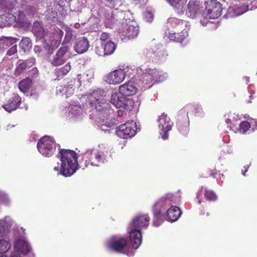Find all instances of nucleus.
I'll return each instance as SVG.
<instances>
[{"mask_svg": "<svg viewBox=\"0 0 257 257\" xmlns=\"http://www.w3.org/2000/svg\"><path fill=\"white\" fill-rule=\"evenodd\" d=\"M59 154L60 167H55L54 170L58 175L66 177L71 176L76 171L78 166L76 153L71 150L61 149Z\"/></svg>", "mask_w": 257, "mask_h": 257, "instance_id": "f257e3e1", "label": "nucleus"}, {"mask_svg": "<svg viewBox=\"0 0 257 257\" xmlns=\"http://www.w3.org/2000/svg\"><path fill=\"white\" fill-rule=\"evenodd\" d=\"M88 99L91 107L97 111H103L109 107V104L107 102L106 93L102 89L93 91L88 96Z\"/></svg>", "mask_w": 257, "mask_h": 257, "instance_id": "f03ea898", "label": "nucleus"}, {"mask_svg": "<svg viewBox=\"0 0 257 257\" xmlns=\"http://www.w3.org/2000/svg\"><path fill=\"white\" fill-rule=\"evenodd\" d=\"M86 155L91 165L99 166L107 162L109 152L105 148L98 147L88 151Z\"/></svg>", "mask_w": 257, "mask_h": 257, "instance_id": "7ed1b4c3", "label": "nucleus"}, {"mask_svg": "<svg viewBox=\"0 0 257 257\" xmlns=\"http://www.w3.org/2000/svg\"><path fill=\"white\" fill-rule=\"evenodd\" d=\"M174 196L172 194H167L161 197L154 205V219L153 224L155 226H158L163 222L162 216L161 214V210L167 206L173 203Z\"/></svg>", "mask_w": 257, "mask_h": 257, "instance_id": "20e7f679", "label": "nucleus"}, {"mask_svg": "<svg viewBox=\"0 0 257 257\" xmlns=\"http://www.w3.org/2000/svg\"><path fill=\"white\" fill-rule=\"evenodd\" d=\"M57 145L54 140L46 136L41 138L37 142V147L39 152L44 157H50L56 151Z\"/></svg>", "mask_w": 257, "mask_h": 257, "instance_id": "39448f33", "label": "nucleus"}, {"mask_svg": "<svg viewBox=\"0 0 257 257\" xmlns=\"http://www.w3.org/2000/svg\"><path fill=\"white\" fill-rule=\"evenodd\" d=\"M142 242H108L106 246L110 251L123 252L136 249Z\"/></svg>", "mask_w": 257, "mask_h": 257, "instance_id": "423d86ee", "label": "nucleus"}, {"mask_svg": "<svg viewBox=\"0 0 257 257\" xmlns=\"http://www.w3.org/2000/svg\"><path fill=\"white\" fill-rule=\"evenodd\" d=\"M116 134L120 138L128 139L134 137L137 132V125L134 121H127L116 127Z\"/></svg>", "mask_w": 257, "mask_h": 257, "instance_id": "0eeeda50", "label": "nucleus"}, {"mask_svg": "<svg viewBox=\"0 0 257 257\" xmlns=\"http://www.w3.org/2000/svg\"><path fill=\"white\" fill-rule=\"evenodd\" d=\"M69 58V47L67 45L62 44L56 53L50 58V62L55 66H59L65 63Z\"/></svg>", "mask_w": 257, "mask_h": 257, "instance_id": "6e6552de", "label": "nucleus"}, {"mask_svg": "<svg viewBox=\"0 0 257 257\" xmlns=\"http://www.w3.org/2000/svg\"><path fill=\"white\" fill-rule=\"evenodd\" d=\"M206 10L208 17L211 19L218 18L222 15V5L217 0L205 2Z\"/></svg>", "mask_w": 257, "mask_h": 257, "instance_id": "1a4fd4ad", "label": "nucleus"}, {"mask_svg": "<svg viewBox=\"0 0 257 257\" xmlns=\"http://www.w3.org/2000/svg\"><path fill=\"white\" fill-rule=\"evenodd\" d=\"M157 121L159 123V128L161 131L160 134H163L162 138L165 140L168 138V132L172 129L173 122L171 120L170 117L167 116V114L164 112L159 116Z\"/></svg>", "mask_w": 257, "mask_h": 257, "instance_id": "9d476101", "label": "nucleus"}, {"mask_svg": "<svg viewBox=\"0 0 257 257\" xmlns=\"http://www.w3.org/2000/svg\"><path fill=\"white\" fill-rule=\"evenodd\" d=\"M167 27L169 33L176 32L187 29L189 27L188 22L176 18H170L168 19Z\"/></svg>", "mask_w": 257, "mask_h": 257, "instance_id": "9b49d317", "label": "nucleus"}, {"mask_svg": "<svg viewBox=\"0 0 257 257\" xmlns=\"http://www.w3.org/2000/svg\"><path fill=\"white\" fill-rule=\"evenodd\" d=\"M125 72L124 70L119 69L110 72L106 76V82L109 84L120 83L124 79Z\"/></svg>", "mask_w": 257, "mask_h": 257, "instance_id": "f8f14e48", "label": "nucleus"}, {"mask_svg": "<svg viewBox=\"0 0 257 257\" xmlns=\"http://www.w3.org/2000/svg\"><path fill=\"white\" fill-rule=\"evenodd\" d=\"M150 218L148 214H141L136 216L133 219L131 224L134 228H146L150 224Z\"/></svg>", "mask_w": 257, "mask_h": 257, "instance_id": "ddd939ff", "label": "nucleus"}, {"mask_svg": "<svg viewBox=\"0 0 257 257\" xmlns=\"http://www.w3.org/2000/svg\"><path fill=\"white\" fill-rule=\"evenodd\" d=\"M21 103V98L17 94H13L2 107L8 112L16 110Z\"/></svg>", "mask_w": 257, "mask_h": 257, "instance_id": "4468645a", "label": "nucleus"}, {"mask_svg": "<svg viewBox=\"0 0 257 257\" xmlns=\"http://www.w3.org/2000/svg\"><path fill=\"white\" fill-rule=\"evenodd\" d=\"M35 63V59L34 58H30L26 60L23 61L19 60L18 61V66L15 69L14 74L16 76H19L27 68L32 67Z\"/></svg>", "mask_w": 257, "mask_h": 257, "instance_id": "2eb2a0df", "label": "nucleus"}, {"mask_svg": "<svg viewBox=\"0 0 257 257\" xmlns=\"http://www.w3.org/2000/svg\"><path fill=\"white\" fill-rule=\"evenodd\" d=\"M176 126L179 132L183 135H186L189 132V119L188 117H185L178 113Z\"/></svg>", "mask_w": 257, "mask_h": 257, "instance_id": "dca6fc26", "label": "nucleus"}, {"mask_svg": "<svg viewBox=\"0 0 257 257\" xmlns=\"http://www.w3.org/2000/svg\"><path fill=\"white\" fill-rule=\"evenodd\" d=\"M190 28H187V29L180 30V31H176V32L169 33L168 37L169 39L173 41L182 43L185 41L188 37V31Z\"/></svg>", "mask_w": 257, "mask_h": 257, "instance_id": "f3484780", "label": "nucleus"}, {"mask_svg": "<svg viewBox=\"0 0 257 257\" xmlns=\"http://www.w3.org/2000/svg\"><path fill=\"white\" fill-rule=\"evenodd\" d=\"M119 93L123 96H130L134 94L137 91L134 82L128 81L119 87Z\"/></svg>", "mask_w": 257, "mask_h": 257, "instance_id": "a211bd4d", "label": "nucleus"}, {"mask_svg": "<svg viewBox=\"0 0 257 257\" xmlns=\"http://www.w3.org/2000/svg\"><path fill=\"white\" fill-rule=\"evenodd\" d=\"M89 46V42L87 39L85 37H81L76 40L74 49L78 53L82 54L88 50Z\"/></svg>", "mask_w": 257, "mask_h": 257, "instance_id": "6ab92c4d", "label": "nucleus"}, {"mask_svg": "<svg viewBox=\"0 0 257 257\" xmlns=\"http://www.w3.org/2000/svg\"><path fill=\"white\" fill-rule=\"evenodd\" d=\"M14 247L22 254H28L30 257H34V254L31 252L32 248L28 242H15Z\"/></svg>", "mask_w": 257, "mask_h": 257, "instance_id": "aec40b11", "label": "nucleus"}, {"mask_svg": "<svg viewBox=\"0 0 257 257\" xmlns=\"http://www.w3.org/2000/svg\"><path fill=\"white\" fill-rule=\"evenodd\" d=\"M187 7V14L191 18H196L200 12L201 8L198 2L190 1L188 3Z\"/></svg>", "mask_w": 257, "mask_h": 257, "instance_id": "412c9836", "label": "nucleus"}, {"mask_svg": "<svg viewBox=\"0 0 257 257\" xmlns=\"http://www.w3.org/2000/svg\"><path fill=\"white\" fill-rule=\"evenodd\" d=\"M182 214V211L177 206H171L167 211V215L168 219L171 222L176 221Z\"/></svg>", "mask_w": 257, "mask_h": 257, "instance_id": "4be33fe9", "label": "nucleus"}, {"mask_svg": "<svg viewBox=\"0 0 257 257\" xmlns=\"http://www.w3.org/2000/svg\"><path fill=\"white\" fill-rule=\"evenodd\" d=\"M32 31L37 39L41 40L46 36V32L39 22H35L34 23Z\"/></svg>", "mask_w": 257, "mask_h": 257, "instance_id": "5701e85b", "label": "nucleus"}, {"mask_svg": "<svg viewBox=\"0 0 257 257\" xmlns=\"http://www.w3.org/2000/svg\"><path fill=\"white\" fill-rule=\"evenodd\" d=\"M198 109L199 107H197L196 106L192 104H188L181 109L178 111V113L180 114V115H182L185 117H188V114H190V115H196L198 112Z\"/></svg>", "mask_w": 257, "mask_h": 257, "instance_id": "b1692460", "label": "nucleus"}, {"mask_svg": "<svg viewBox=\"0 0 257 257\" xmlns=\"http://www.w3.org/2000/svg\"><path fill=\"white\" fill-rule=\"evenodd\" d=\"M71 68V67L70 63H68L61 68L55 69L54 75L56 76V79L59 80L62 78L70 71Z\"/></svg>", "mask_w": 257, "mask_h": 257, "instance_id": "393cba45", "label": "nucleus"}, {"mask_svg": "<svg viewBox=\"0 0 257 257\" xmlns=\"http://www.w3.org/2000/svg\"><path fill=\"white\" fill-rule=\"evenodd\" d=\"M124 97L123 95H120L119 93L117 92H113L111 94L110 102L116 108H121L122 106Z\"/></svg>", "mask_w": 257, "mask_h": 257, "instance_id": "a878e982", "label": "nucleus"}, {"mask_svg": "<svg viewBox=\"0 0 257 257\" xmlns=\"http://www.w3.org/2000/svg\"><path fill=\"white\" fill-rule=\"evenodd\" d=\"M13 233L14 241H26L25 229L22 227L14 228Z\"/></svg>", "mask_w": 257, "mask_h": 257, "instance_id": "bb28decb", "label": "nucleus"}, {"mask_svg": "<svg viewBox=\"0 0 257 257\" xmlns=\"http://www.w3.org/2000/svg\"><path fill=\"white\" fill-rule=\"evenodd\" d=\"M32 84V79L28 77L19 82L18 87L21 91L23 93H27L29 91Z\"/></svg>", "mask_w": 257, "mask_h": 257, "instance_id": "cd10ccee", "label": "nucleus"}, {"mask_svg": "<svg viewBox=\"0 0 257 257\" xmlns=\"http://www.w3.org/2000/svg\"><path fill=\"white\" fill-rule=\"evenodd\" d=\"M170 4L177 10H180L181 13H183L185 9L184 6L186 4L187 0H167Z\"/></svg>", "mask_w": 257, "mask_h": 257, "instance_id": "c85d7f7f", "label": "nucleus"}, {"mask_svg": "<svg viewBox=\"0 0 257 257\" xmlns=\"http://www.w3.org/2000/svg\"><path fill=\"white\" fill-rule=\"evenodd\" d=\"M10 226L5 220H0V237H7L9 234Z\"/></svg>", "mask_w": 257, "mask_h": 257, "instance_id": "c756f323", "label": "nucleus"}, {"mask_svg": "<svg viewBox=\"0 0 257 257\" xmlns=\"http://www.w3.org/2000/svg\"><path fill=\"white\" fill-rule=\"evenodd\" d=\"M116 47V44L111 41L107 42L103 45L104 55H108L112 54Z\"/></svg>", "mask_w": 257, "mask_h": 257, "instance_id": "7c9ffc66", "label": "nucleus"}, {"mask_svg": "<svg viewBox=\"0 0 257 257\" xmlns=\"http://www.w3.org/2000/svg\"><path fill=\"white\" fill-rule=\"evenodd\" d=\"M130 241H142V232L138 229L135 228L130 232Z\"/></svg>", "mask_w": 257, "mask_h": 257, "instance_id": "2f4dec72", "label": "nucleus"}, {"mask_svg": "<svg viewBox=\"0 0 257 257\" xmlns=\"http://www.w3.org/2000/svg\"><path fill=\"white\" fill-rule=\"evenodd\" d=\"M20 47L24 52L29 51L32 47V42L30 38H24L20 43Z\"/></svg>", "mask_w": 257, "mask_h": 257, "instance_id": "473e14b6", "label": "nucleus"}, {"mask_svg": "<svg viewBox=\"0 0 257 257\" xmlns=\"http://www.w3.org/2000/svg\"><path fill=\"white\" fill-rule=\"evenodd\" d=\"M150 71V70H149ZM154 76L153 74L150 72H146L143 73L140 76V79L144 84H149L153 80Z\"/></svg>", "mask_w": 257, "mask_h": 257, "instance_id": "72a5a7b5", "label": "nucleus"}, {"mask_svg": "<svg viewBox=\"0 0 257 257\" xmlns=\"http://www.w3.org/2000/svg\"><path fill=\"white\" fill-rule=\"evenodd\" d=\"M15 42V39L13 38L4 37L0 39V45L3 48H4L5 46H12Z\"/></svg>", "mask_w": 257, "mask_h": 257, "instance_id": "f704fd0d", "label": "nucleus"}, {"mask_svg": "<svg viewBox=\"0 0 257 257\" xmlns=\"http://www.w3.org/2000/svg\"><path fill=\"white\" fill-rule=\"evenodd\" d=\"M134 101L133 99L128 98L124 97L123 101H122V106L121 107L123 108L131 111L134 108Z\"/></svg>", "mask_w": 257, "mask_h": 257, "instance_id": "c9c22d12", "label": "nucleus"}, {"mask_svg": "<svg viewBox=\"0 0 257 257\" xmlns=\"http://www.w3.org/2000/svg\"><path fill=\"white\" fill-rule=\"evenodd\" d=\"M127 30V33H126V36H127L129 39L136 38L139 34V29L137 27L129 26Z\"/></svg>", "mask_w": 257, "mask_h": 257, "instance_id": "e433bc0d", "label": "nucleus"}, {"mask_svg": "<svg viewBox=\"0 0 257 257\" xmlns=\"http://www.w3.org/2000/svg\"><path fill=\"white\" fill-rule=\"evenodd\" d=\"M250 123L247 121H241L239 123L238 131L240 133L244 134L246 132L250 127Z\"/></svg>", "mask_w": 257, "mask_h": 257, "instance_id": "4c0bfd02", "label": "nucleus"}, {"mask_svg": "<svg viewBox=\"0 0 257 257\" xmlns=\"http://www.w3.org/2000/svg\"><path fill=\"white\" fill-rule=\"evenodd\" d=\"M204 196L206 199L210 201H214L217 199V196L212 190L205 189Z\"/></svg>", "mask_w": 257, "mask_h": 257, "instance_id": "58836bf2", "label": "nucleus"}, {"mask_svg": "<svg viewBox=\"0 0 257 257\" xmlns=\"http://www.w3.org/2000/svg\"><path fill=\"white\" fill-rule=\"evenodd\" d=\"M10 242H0V253L7 252L11 247Z\"/></svg>", "mask_w": 257, "mask_h": 257, "instance_id": "ea45409f", "label": "nucleus"}, {"mask_svg": "<svg viewBox=\"0 0 257 257\" xmlns=\"http://www.w3.org/2000/svg\"><path fill=\"white\" fill-rule=\"evenodd\" d=\"M8 201L7 194L0 191V203L7 204Z\"/></svg>", "mask_w": 257, "mask_h": 257, "instance_id": "a19ab883", "label": "nucleus"}, {"mask_svg": "<svg viewBox=\"0 0 257 257\" xmlns=\"http://www.w3.org/2000/svg\"><path fill=\"white\" fill-rule=\"evenodd\" d=\"M17 52V45H13L9 50L7 51V55L9 56L13 55Z\"/></svg>", "mask_w": 257, "mask_h": 257, "instance_id": "79ce46f5", "label": "nucleus"}, {"mask_svg": "<svg viewBox=\"0 0 257 257\" xmlns=\"http://www.w3.org/2000/svg\"><path fill=\"white\" fill-rule=\"evenodd\" d=\"M38 70L36 67H33L32 69L29 71V76L34 77L38 75Z\"/></svg>", "mask_w": 257, "mask_h": 257, "instance_id": "37998d69", "label": "nucleus"}, {"mask_svg": "<svg viewBox=\"0 0 257 257\" xmlns=\"http://www.w3.org/2000/svg\"><path fill=\"white\" fill-rule=\"evenodd\" d=\"M109 38V34L105 32H103L101 33L100 36V40L102 42H105L108 40Z\"/></svg>", "mask_w": 257, "mask_h": 257, "instance_id": "c03bdc74", "label": "nucleus"}, {"mask_svg": "<svg viewBox=\"0 0 257 257\" xmlns=\"http://www.w3.org/2000/svg\"><path fill=\"white\" fill-rule=\"evenodd\" d=\"M17 0H4V3H5L7 7L14 6L17 3Z\"/></svg>", "mask_w": 257, "mask_h": 257, "instance_id": "a18cd8bd", "label": "nucleus"}, {"mask_svg": "<svg viewBox=\"0 0 257 257\" xmlns=\"http://www.w3.org/2000/svg\"><path fill=\"white\" fill-rule=\"evenodd\" d=\"M56 37L57 38L60 40H61V39H62V37H63V34H64L63 31L62 30H61L60 29L57 28L56 30Z\"/></svg>", "mask_w": 257, "mask_h": 257, "instance_id": "49530a36", "label": "nucleus"}, {"mask_svg": "<svg viewBox=\"0 0 257 257\" xmlns=\"http://www.w3.org/2000/svg\"><path fill=\"white\" fill-rule=\"evenodd\" d=\"M110 241H126V240L123 237H119L117 235H113L111 237Z\"/></svg>", "mask_w": 257, "mask_h": 257, "instance_id": "de8ad7c7", "label": "nucleus"}, {"mask_svg": "<svg viewBox=\"0 0 257 257\" xmlns=\"http://www.w3.org/2000/svg\"><path fill=\"white\" fill-rule=\"evenodd\" d=\"M18 20L20 21H23L25 18V14L24 12L20 11L18 14Z\"/></svg>", "mask_w": 257, "mask_h": 257, "instance_id": "09e8293b", "label": "nucleus"}, {"mask_svg": "<svg viewBox=\"0 0 257 257\" xmlns=\"http://www.w3.org/2000/svg\"><path fill=\"white\" fill-rule=\"evenodd\" d=\"M20 252L18 250L15 249V250L12 253L10 257H20Z\"/></svg>", "mask_w": 257, "mask_h": 257, "instance_id": "8fccbe9b", "label": "nucleus"}, {"mask_svg": "<svg viewBox=\"0 0 257 257\" xmlns=\"http://www.w3.org/2000/svg\"><path fill=\"white\" fill-rule=\"evenodd\" d=\"M249 166H250V165H246L243 167V169H242L241 171L242 174H243V176L245 175V174L247 171V170L249 167Z\"/></svg>", "mask_w": 257, "mask_h": 257, "instance_id": "3c124183", "label": "nucleus"}, {"mask_svg": "<svg viewBox=\"0 0 257 257\" xmlns=\"http://www.w3.org/2000/svg\"><path fill=\"white\" fill-rule=\"evenodd\" d=\"M250 124H252L253 128L257 127V119H251L250 120Z\"/></svg>", "mask_w": 257, "mask_h": 257, "instance_id": "603ef678", "label": "nucleus"}, {"mask_svg": "<svg viewBox=\"0 0 257 257\" xmlns=\"http://www.w3.org/2000/svg\"><path fill=\"white\" fill-rule=\"evenodd\" d=\"M55 3H56V7L57 8L59 7V8H62V5L61 3H63V1L62 0L59 1V2H54Z\"/></svg>", "mask_w": 257, "mask_h": 257, "instance_id": "864d4df0", "label": "nucleus"}, {"mask_svg": "<svg viewBox=\"0 0 257 257\" xmlns=\"http://www.w3.org/2000/svg\"><path fill=\"white\" fill-rule=\"evenodd\" d=\"M26 9L25 11V13H26L27 15H30V13L28 12V10H30L31 9V7L30 6H26Z\"/></svg>", "mask_w": 257, "mask_h": 257, "instance_id": "5fc2aeb1", "label": "nucleus"}, {"mask_svg": "<svg viewBox=\"0 0 257 257\" xmlns=\"http://www.w3.org/2000/svg\"><path fill=\"white\" fill-rule=\"evenodd\" d=\"M147 14L149 16V17L152 20L153 19V14L151 12H148L147 13Z\"/></svg>", "mask_w": 257, "mask_h": 257, "instance_id": "6e6d98bb", "label": "nucleus"}, {"mask_svg": "<svg viewBox=\"0 0 257 257\" xmlns=\"http://www.w3.org/2000/svg\"><path fill=\"white\" fill-rule=\"evenodd\" d=\"M118 115L119 116H121L122 115V114H123V112L121 111V110H118Z\"/></svg>", "mask_w": 257, "mask_h": 257, "instance_id": "4d7b16f0", "label": "nucleus"}, {"mask_svg": "<svg viewBox=\"0 0 257 257\" xmlns=\"http://www.w3.org/2000/svg\"><path fill=\"white\" fill-rule=\"evenodd\" d=\"M230 121V119L229 118H227L226 120V123H228Z\"/></svg>", "mask_w": 257, "mask_h": 257, "instance_id": "13d9d810", "label": "nucleus"}, {"mask_svg": "<svg viewBox=\"0 0 257 257\" xmlns=\"http://www.w3.org/2000/svg\"><path fill=\"white\" fill-rule=\"evenodd\" d=\"M0 257H7V256L5 255H0Z\"/></svg>", "mask_w": 257, "mask_h": 257, "instance_id": "bf43d9fd", "label": "nucleus"}, {"mask_svg": "<svg viewBox=\"0 0 257 257\" xmlns=\"http://www.w3.org/2000/svg\"><path fill=\"white\" fill-rule=\"evenodd\" d=\"M113 0H107V2H112Z\"/></svg>", "mask_w": 257, "mask_h": 257, "instance_id": "052dcab7", "label": "nucleus"}, {"mask_svg": "<svg viewBox=\"0 0 257 257\" xmlns=\"http://www.w3.org/2000/svg\"><path fill=\"white\" fill-rule=\"evenodd\" d=\"M0 241H5V240H4V239H0Z\"/></svg>", "mask_w": 257, "mask_h": 257, "instance_id": "680f3d73", "label": "nucleus"}]
</instances>
